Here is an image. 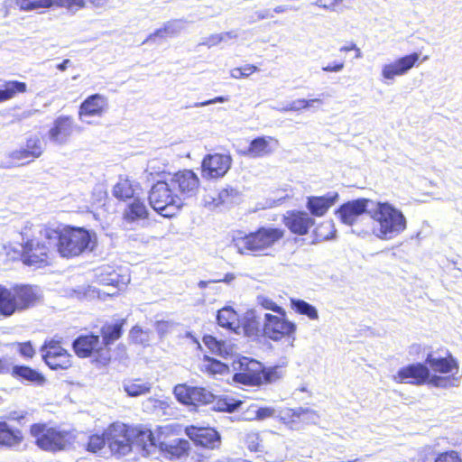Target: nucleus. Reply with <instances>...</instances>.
Wrapping results in <instances>:
<instances>
[{
  "instance_id": "f257e3e1",
  "label": "nucleus",
  "mask_w": 462,
  "mask_h": 462,
  "mask_svg": "<svg viewBox=\"0 0 462 462\" xmlns=\"http://www.w3.org/2000/svg\"><path fill=\"white\" fill-rule=\"evenodd\" d=\"M45 239L61 257L72 258L91 252L95 248L96 236L82 227H69L63 230L42 228Z\"/></svg>"
},
{
  "instance_id": "f03ea898",
  "label": "nucleus",
  "mask_w": 462,
  "mask_h": 462,
  "mask_svg": "<svg viewBox=\"0 0 462 462\" xmlns=\"http://www.w3.org/2000/svg\"><path fill=\"white\" fill-rule=\"evenodd\" d=\"M107 445L111 452L125 456L136 448L143 456L151 451L154 446L150 441L152 430L143 427H130L121 422L111 424L106 430Z\"/></svg>"
},
{
  "instance_id": "7ed1b4c3",
  "label": "nucleus",
  "mask_w": 462,
  "mask_h": 462,
  "mask_svg": "<svg viewBox=\"0 0 462 462\" xmlns=\"http://www.w3.org/2000/svg\"><path fill=\"white\" fill-rule=\"evenodd\" d=\"M369 217L373 220L371 233L381 240H392L407 228L402 210L386 201L374 200Z\"/></svg>"
},
{
  "instance_id": "20e7f679",
  "label": "nucleus",
  "mask_w": 462,
  "mask_h": 462,
  "mask_svg": "<svg viewBox=\"0 0 462 462\" xmlns=\"http://www.w3.org/2000/svg\"><path fill=\"white\" fill-rule=\"evenodd\" d=\"M284 236V230L275 227H261L235 240V246L241 254L254 256L269 255L273 246Z\"/></svg>"
},
{
  "instance_id": "39448f33",
  "label": "nucleus",
  "mask_w": 462,
  "mask_h": 462,
  "mask_svg": "<svg viewBox=\"0 0 462 462\" xmlns=\"http://www.w3.org/2000/svg\"><path fill=\"white\" fill-rule=\"evenodd\" d=\"M39 298L35 288L30 285H16L6 288L0 285V314L9 317L16 311L34 305Z\"/></svg>"
},
{
  "instance_id": "423d86ee",
  "label": "nucleus",
  "mask_w": 462,
  "mask_h": 462,
  "mask_svg": "<svg viewBox=\"0 0 462 462\" xmlns=\"http://www.w3.org/2000/svg\"><path fill=\"white\" fill-rule=\"evenodd\" d=\"M149 203L160 215L171 217L177 214L183 202L170 180H157L149 192Z\"/></svg>"
},
{
  "instance_id": "0eeeda50",
  "label": "nucleus",
  "mask_w": 462,
  "mask_h": 462,
  "mask_svg": "<svg viewBox=\"0 0 462 462\" xmlns=\"http://www.w3.org/2000/svg\"><path fill=\"white\" fill-rule=\"evenodd\" d=\"M30 433L39 448L52 453L66 449L74 440L71 432L42 423L32 424Z\"/></svg>"
},
{
  "instance_id": "6e6552de",
  "label": "nucleus",
  "mask_w": 462,
  "mask_h": 462,
  "mask_svg": "<svg viewBox=\"0 0 462 462\" xmlns=\"http://www.w3.org/2000/svg\"><path fill=\"white\" fill-rule=\"evenodd\" d=\"M394 382L398 383H407L417 385L423 384L428 380L437 387L455 386L457 379L449 376H431L430 377V369L421 363L411 364L399 369L397 374L393 376Z\"/></svg>"
},
{
  "instance_id": "1a4fd4ad",
  "label": "nucleus",
  "mask_w": 462,
  "mask_h": 462,
  "mask_svg": "<svg viewBox=\"0 0 462 462\" xmlns=\"http://www.w3.org/2000/svg\"><path fill=\"white\" fill-rule=\"evenodd\" d=\"M15 4L20 10L29 12L37 9H48L51 7L66 8L69 12H77L85 6V0H5L4 7L5 8V16L8 14V9Z\"/></svg>"
},
{
  "instance_id": "9d476101",
  "label": "nucleus",
  "mask_w": 462,
  "mask_h": 462,
  "mask_svg": "<svg viewBox=\"0 0 462 462\" xmlns=\"http://www.w3.org/2000/svg\"><path fill=\"white\" fill-rule=\"evenodd\" d=\"M162 437L161 433H154L152 431L149 442L153 444L154 448H151V451L145 452V457L162 453L165 457L174 459L180 458L187 454V451L189 448V443L188 440L175 439L170 441H165Z\"/></svg>"
},
{
  "instance_id": "9b49d317",
  "label": "nucleus",
  "mask_w": 462,
  "mask_h": 462,
  "mask_svg": "<svg viewBox=\"0 0 462 462\" xmlns=\"http://www.w3.org/2000/svg\"><path fill=\"white\" fill-rule=\"evenodd\" d=\"M41 240L22 244V260L24 264L41 267L48 263L55 251L45 239Z\"/></svg>"
},
{
  "instance_id": "f8f14e48",
  "label": "nucleus",
  "mask_w": 462,
  "mask_h": 462,
  "mask_svg": "<svg viewBox=\"0 0 462 462\" xmlns=\"http://www.w3.org/2000/svg\"><path fill=\"white\" fill-rule=\"evenodd\" d=\"M263 331L267 337L278 341L282 337H291L296 331L295 323L286 318V311L283 315L265 314Z\"/></svg>"
},
{
  "instance_id": "ddd939ff",
  "label": "nucleus",
  "mask_w": 462,
  "mask_h": 462,
  "mask_svg": "<svg viewBox=\"0 0 462 462\" xmlns=\"http://www.w3.org/2000/svg\"><path fill=\"white\" fill-rule=\"evenodd\" d=\"M72 346L79 357L84 358L98 354L101 358L99 362L103 364L110 359L108 351L103 347V342L98 336L93 334L79 336L73 341Z\"/></svg>"
},
{
  "instance_id": "4468645a",
  "label": "nucleus",
  "mask_w": 462,
  "mask_h": 462,
  "mask_svg": "<svg viewBox=\"0 0 462 462\" xmlns=\"http://www.w3.org/2000/svg\"><path fill=\"white\" fill-rule=\"evenodd\" d=\"M420 54H411L398 58L397 60L385 63L382 67L381 76L385 84H392L396 77L406 75L419 61Z\"/></svg>"
},
{
  "instance_id": "2eb2a0df",
  "label": "nucleus",
  "mask_w": 462,
  "mask_h": 462,
  "mask_svg": "<svg viewBox=\"0 0 462 462\" xmlns=\"http://www.w3.org/2000/svg\"><path fill=\"white\" fill-rule=\"evenodd\" d=\"M42 352L44 362L52 370H65L71 366V356L60 346V341L46 342Z\"/></svg>"
},
{
  "instance_id": "dca6fc26",
  "label": "nucleus",
  "mask_w": 462,
  "mask_h": 462,
  "mask_svg": "<svg viewBox=\"0 0 462 462\" xmlns=\"http://www.w3.org/2000/svg\"><path fill=\"white\" fill-rule=\"evenodd\" d=\"M373 202L374 200L368 199H357L347 201L340 206L336 214L342 223L353 226L364 213L369 216V209L373 206Z\"/></svg>"
},
{
  "instance_id": "f3484780",
  "label": "nucleus",
  "mask_w": 462,
  "mask_h": 462,
  "mask_svg": "<svg viewBox=\"0 0 462 462\" xmlns=\"http://www.w3.org/2000/svg\"><path fill=\"white\" fill-rule=\"evenodd\" d=\"M232 159L227 154H208L202 162L203 177L208 179L221 178L231 167Z\"/></svg>"
},
{
  "instance_id": "a211bd4d",
  "label": "nucleus",
  "mask_w": 462,
  "mask_h": 462,
  "mask_svg": "<svg viewBox=\"0 0 462 462\" xmlns=\"http://www.w3.org/2000/svg\"><path fill=\"white\" fill-rule=\"evenodd\" d=\"M233 366L235 370L239 371L234 374V381L243 384H254L260 380L261 364L259 362L242 357L237 362H234Z\"/></svg>"
},
{
  "instance_id": "6ab92c4d",
  "label": "nucleus",
  "mask_w": 462,
  "mask_h": 462,
  "mask_svg": "<svg viewBox=\"0 0 462 462\" xmlns=\"http://www.w3.org/2000/svg\"><path fill=\"white\" fill-rule=\"evenodd\" d=\"M283 223L291 233L303 236L315 225V220L305 211L291 210L283 216Z\"/></svg>"
},
{
  "instance_id": "aec40b11",
  "label": "nucleus",
  "mask_w": 462,
  "mask_h": 462,
  "mask_svg": "<svg viewBox=\"0 0 462 462\" xmlns=\"http://www.w3.org/2000/svg\"><path fill=\"white\" fill-rule=\"evenodd\" d=\"M170 182L175 190L178 189L179 193L186 197L195 195L199 185L198 176L189 170L175 173L171 177Z\"/></svg>"
},
{
  "instance_id": "412c9836",
  "label": "nucleus",
  "mask_w": 462,
  "mask_h": 462,
  "mask_svg": "<svg viewBox=\"0 0 462 462\" xmlns=\"http://www.w3.org/2000/svg\"><path fill=\"white\" fill-rule=\"evenodd\" d=\"M108 108L107 98L100 94L88 97L79 106V118L85 121L88 116H102Z\"/></svg>"
},
{
  "instance_id": "4be33fe9",
  "label": "nucleus",
  "mask_w": 462,
  "mask_h": 462,
  "mask_svg": "<svg viewBox=\"0 0 462 462\" xmlns=\"http://www.w3.org/2000/svg\"><path fill=\"white\" fill-rule=\"evenodd\" d=\"M73 120L69 116H59L49 130V140L55 144L66 143L73 133Z\"/></svg>"
},
{
  "instance_id": "5701e85b",
  "label": "nucleus",
  "mask_w": 462,
  "mask_h": 462,
  "mask_svg": "<svg viewBox=\"0 0 462 462\" xmlns=\"http://www.w3.org/2000/svg\"><path fill=\"white\" fill-rule=\"evenodd\" d=\"M278 144V140L272 136L257 137L250 143L244 154L251 158L264 157L273 153Z\"/></svg>"
},
{
  "instance_id": "b1692460",
  "label": "nucleus",
  "mask_w": 462,
  "mask_h": 462,
  "mask_svg": "<svg viewBox=\"0 0 462 462\" xmlns=\"http://www.w3.org/2000/svg\"><path fill=\"white\" fill-rule=\"evenodd\" d=\"M187 435L198 445L208 448H215L220 443V436L212 428L190 427L186 430Z\"/></svg>"
},
{
  "instance_id": "393cba45",
  "label": "nucleus",
  "mask_w": 462,
  "mask_h": 462,
  "mask_svg": "<svg viewBox=\"0 0 462 462\" xmlns=\"http://www.w3.org/2000/svg\"><path fill=\"white\" fill-rule=\"evenodd\" d=\"M338 194L328 192L324 196L308 197L307 208L315 217H323L328 210L337 202Z\"/></svg>"
},
{
  "instance_id": "a878e982",
  "label": "nucleus",
  "mask_w": 462,
  "mask_h": 462,
  "mask_svg": "<svg viewBox=\"0 0 462 462\" xmlns=\"http://www.w3.org/2000/svg\"><path fill=\"white\" fill-rule=\"evenodd\" d=\"M139 185L127 176L120 175L112 189L113 196L119 200H126L135 198Z\"/></svg>"
},
{
  "instance_id": "bb28decb",
  "label": "nucleus",
  "mask_w": 462,
  "mask_h": 462,
  "mask_svg": "<svg viewBox=\"0 0 462 462\" xmlns=\"http://www.w3.org/2000/svg\"><path fill=\"white\" fill-rule=\"evenodd\" d=\"M132 199L123 212V219L128 224L146 219L149 215L148 208L143 200L137 197Z\"/></svg>"
},
{
  "instance_id": "cd10ccee",
  "label": "nucleus",
  "mask_w": 462,
  "mask_h": 462,
  "mask_svg": "<svg viewBox=\"0 0 462 462\" xmlns=\"http://www.w3.org/2000/svg\"><path fill=\"white\" fill-rule=\"evenodd\" d=\"M263 459L266 462H283L287 457V447L277 435L273 437L266 450H263Z\"/></svg>"
},
{
  "instance_id": "c85d7f7f",
  "label": "nucleus",
  "mask_w": 462,
  "mask_h": 462,
  "mask_svg": "<svg viewBox=\"0 0 462 462\" xmlns=\"http://www.w3.org/2000/svg\"><path fill=\"white\" fill-rule=\"evenodd\" d=\"M23 439L22 431L10 427L5 421H0V446L14 448Z\"/></svg>"
},
{
  "instance_id": "c756f323",
  "label": "nucleus",
  "mask_w": 462,
  "mask_h": 462,
  "mask_svg": "<svg viewBox=\"0 0 462 462\" xmlns=\"http://www.w3.org/2000/svg\"><path fill=\"white\" fill-rule=\"evenodd\" d=\"M210 200L205 199V203L208 207L216 208L223 204L235 202L239 198V191L234 188L227 187L221 189L217 197L208 196Z\"/></svg>"
},
{
  "instance_id": "7c9ffc66",
  "label": "nucleus",
  "mask_w": 462,
  "mask_h": 462,
  "mask_svg": "<svg viewBox=\"0 0 462 462\" xmlns=\"http://www.w3.org/2000/svg\"><path fill=\"white\" fill-rule=\"evenodd\" d=\"M217 324L231 331L236 332L239 328L237 313L231 307H225L218 310L217 315Z\"/></svg>"
},
{
  "instance_id": "2f4dec72",
  "label": "nucleus",
  "mask_w": 462,
  "mask_h": 462,
  "mask_svg": "<svg viewBox=\"0 0 462 462\" xmlns=\"http://www.w3.org/2000/svg\"><path fill=\"white\" fill-rule=\"evenodd\" d=\"M205 346L213 353L221 357H227L232 356L234 352V346L230 343L225 341H218L212 336H205L203 337Z\"/></svg>"
},
{
  "instance_id": "473e14b6",
  "label": "nucleus",
  "mask_w": 462,
  "mask_h": 462,
  "mask_svg": "<svg viewBox=\"0 0 462 462\" xmlns=\"http://www.w3.org/2000/svg\"><path fill=\"white\" fill-rule=\"evenodd\" d=\"M426 363L434 372L442 374L449 373L454 368L457 369L458 367L457 361L452 356L448 358L434 357L431 354H429L426 358Z\"/></svg>"
},
{
  "instance_id": "72a5a7b5",
  "label": "nucleus",
  "mask_w": 462,
  "mask_h": 462,
  "mask_svg": "<svg viewBox=\"0 0 462 462\" xmlns=\"http://www.w3.org/2000/svg\"><path fill=\"white\" fill-rule=\"evenodd\" d=\"M124 391L130 397H138L150 393L152 385L141 379H129L123 382Z\"/></svg>"
},
{
  "instance_id": "f704fd0d",
  "label": "nucleus",
  "mask_w": 462,
  "mask_h": 462,
  "mask_svg": "<svg viewBox=\"0 0 462 462\" xmlns=\"http://www.w3.org/2000/svg\"><path fill=\"white\" fill-rule=\"evenodd\" d=\"M27 85L16 80L6 81L0 86V103L9 100L18 93H25Z\"/></svg>"
},
{
  "instance_id": "c9c22d12",
  "label": "nucleus",
  "mask_w": 462,
  "mask_h": 462,
  "mask_svg": "<svg viewBox=\"0 0 462 462\" xmlns=\"http://www.w3.org/2000/svg\"><path fill=\"white\" fill-rule=\"evenodd\" d=\"M12 374L27 382L42 384L44 377L37 371L23 365H15L12 368Z\"/></svg>"
},
{
  "instance_id": "e433bc0d",
  "label": "nucleus",
  "mask_w": 462,
  "mask_h": 462,
  "mask_svg": "<svg viewBox=\"0 0 462 462\" xmlns=\"http://www.w3.org/2000/svg\"><path fill=\"white\" fill-rule=\"evenodd\" d=\"M184 29V23L181 20L168 22L163 28L158 29L154 33L145 40V42L153 40L155 37H172L180 33Z\"/></svg>"
},
{
  "instance_id": "4c0bfd02",
  "label": "nucleus",
  "mask_w": 462,
  "mask_h": 462,
  "mask_svg": "<svg viewBox=\"0 0 462 462\" xmlns=\"http://www.w3.org/2000/svg\"><path fill=\"white\" fill-rule=\"evenodd\" d=\"M42 228H51V226H41V225H33L31 222H26L23 226V227L20 231V235L22 236L23 244L25 242H35L34 238L36 237V235H39L40 239H43L42 237Z\"/></svg>"
},
{
  "instance_id": "58836bf2",
  "label": "nucleus",
  "mask_w": 462,
  "mask_h": 462,
  "mask_svg": "<svg viewBox=\"0 0 462 462\" xmlns=\"http://www.w3.org/2000/svg\"><path fill=\"white\" fill-rule=\"evenodd\" d=\"M323 101L320 98H313V99H296L290 103H288L286 106H284L282 108H277L279 111L282 112H289V111H300L302 109H308L311 107L314 104H322Z\"/></svg>"
},
{
  "instance_id": "ea45409f",
  "label": "nucleus",
  "mask_w": 462,
  "mask_h": 462,
  "mask_svg": "<svg viewBox=\"0 0 462 462\" xmlns=\"http://www.w3.org/2000/svg\"><path fill=\"white\" fill-rule=\"evenodd\" d=\"M191 404H207L214 402V395L212 393L202 387H191Z\"/></svg>"
},
{
  "instance_id": "a19ab883",
  "label": "nucleus",
  "mask_w": 462,
  "mask_h": 462,
  "mask_svg": "<svg viewBox=\"0 0 462 462\" xmlns=\"http://www.w3.org/2000/svg\"><path fill=\"white\" fill-rule=\"evenodd\" d=\"M291 416L307 423H317L319 416L314 410L307 407H297L291 410Z\"/></svg>"
},
{
  "instance_id": "79ce46f5",
  "label": "nucleus",
  "mask_w": 462,
  "mask_h": 462,
  "mask_svg": "<svg viewBox=\"0 0 462 462\" xmlns=\"http://www.w3.org/2000/svg\"><path fill=\"white\" fill-rule=\"evenodd\" d=\"M241 401L231 397L219 398L214 402V410L218 411L233 412L242 405Z\"/></svg>"
},
{
  "instance_id": "37998d69",
  "label": "nucleus",
  "mask_w": 462,
  "mask_h": 462,
  "mask_svg": "<svg viewBox=\"0 0 462 462\" xmlns=\"http://www.w3.org/2000/svg\"><path fill=\"white\" fill-rule=\"evenodd\" d=\"M291 305L294 310L302 315H306L310 319H318L319 314L317 309L311 304L302 300H291Z\"/></svg>"
},
{
  "instance_id": "c03bdc74",
  "label": "nucleus",
  "mask_w": 462,
  "mask_h": 462,
  "mask_svg": "<svg viewBox=\"0 0 462 462\" xmlns=\"http://www.w3.org/2000/svg\"><path fill=\"white\" fill-rule=\"evenodd\" d=\"M103 346L112 344L114 341L118 339L122 334V325L121 324H114L107 327L103 328Z\"/></svg>"
},
{
  "instance_id": "a18cd8bd",
  "label": "nucleus",
  "mask_w": 462,
  "mask_h": 462,
  "mask_svg": "<svg viewBox=\"0 0 462 462\" xmlns=\"http://www.w3.org/2000/svg\"><path fill=\"white\" fill-rule=\"evenodd\" d=\"M173 393L180 402L186 405L191 404V386H188L186 384H178L174 387Z\"/></svg>"
},
{
  "instance_id": "49530a36",
  "label": "nucleus",
  "mask_w": 462,
  "mask_h": 462,
  "mask_svg": "<svg viewBox=\"0 0 462 462\" xmlns=\"http://www.w3.org/2000/svg\"><path fill=\"white\" fill-rule=\"evenodd\" d=\"M106 444L107 441L105 432L102 435L95 434L89 437L87 448L92 453H97L104 448Z\"/></svg>"
},
{
  "instance_id": "de8ad7c7",
  "label": "nucleus",
  "mask_w": 462,
  "mask_h": 462,
  "mask_svg": "<svg viewBox=\"0 0 462 462\" xmlns=\"http://www.w3.org/2000/svg\"><path fill=\"white\" fill-rule=\"evenodd\" d=\"M9 158L12 160V164L17 165H24L33 160L32 159L31 153H29L24 148L13 151L9 153Z\"/></svg>"
},
{
  "instance_id": "09e8293b",
  "label": "nucleus",
  "mask_w": 462,
  "mask_h": 462,
  "mask_svg": "<svg viewBox=\"0 0 462 462\" xmlns=\"http://www.w3.org/2000/svg\"><path fill=\"white\" fill-rule=\"evenodd\" d=\"M167 164L160 159H152L147 163L146 172L151 176H161L166 173Z\"/></svg>"
},
{
  "instance_id": "8fccbe9b",
  "label": "nucleus",
  "mask_w": 462,
  "mask_h": 462,
  "mask_svg": "<svg viewBox=\"0 0 462 462\" xmlns=\"http://www.w3.org/2000/svg\"><path fill=\"white\" fill-rule=\"evenodd\" d=\"M257 303L265 310H270L279 315H283L284 310L278 306L272 299L260 295L257 297Z\"/></svg>"
},
{
  "instance_id": "3c124183",
  "label": "nucleus",
  "mask_w": 462,
  "mask_h": 462,
  "mask_svg": "<svg viewBox=\"0 0 462 462\" xmlns=\"http://www.w3.org/2000/svg\"><path fill=\"white\" fill-rule=\"evenodd\" d=\"M259 433L250 432L246 435L245 443L247 448L252 452H263V447L259 442Z\"/></svg>"
},
{
  "instance_id": "603ef678",
  "label": "nucleus",
  "mask_w": 462,
  "mask_h": 462,
  "mask_svg": "<svg viewBox=\"0 0 462 462\" xmlns=\"http://www.w3.org/2000/svg\"><path fill=\"white\" fill-rule=\"evenodd\" d=\"M32 155V159L38 158L42 153V143L38 138H30L24 147Z\"/></svg>"
},
{
  "instance_id": "864d4df0",
  "label": "nucleus",
  "mask_w": 462,
  "mask_h": 462,
  "mask_svg": "<svg viewBox=\"0 0 462 462\" xmlns=\"http://www.w3.org/2000/svg\"><path fill=\"white\" fill-rule=\"evenodd\" d=\"M343 3L349 5L351 0H316L315 5L325 9L338 12L341 10L339 5Z\"/></svg>"
},
{
  "instance_id": "5fc2aeb1",
  "label": "nucleus",
  "mask_w": 462,
  "mask_h": 462,
  "mask_svg": "<svg viewBox=\"0 0 462 462\" xmlns=\"http://www.w3.org/2000/svg\"><path fill=\"white\" fill-rule=\"evenodd\" d=\"M435 462H462V458L457 452L448 451L439 455Z\"/></svg>"
},
{
  "instance_id": "6e6d98bb",
  "label": "nucleus",
  "mask_w": 462,
  "mask_h": 462,
  "mask_svg": "<svg viewBox=\"0 0 462 462\" xmlns=\"http://www.w3.org/2000/svg\"><path fill=\"white\" fill-rule=\"evenodd\" d=\"M173 325L174 324L171 321L160 320L155 323V329L159 336L162 337L171 330Z\"/></svg>"
},
{
  "instance_id": "4d7b16f0",
  "label": "nucleus",
  "mask_w": 462,
  "mask_h": 462,
  "mask_svg": "<svg viewBox=\"0 0 462 462\" xmlns=\"http://www.w3.org/2000/svg\"><path fill=\"white\" fill-rule=\"evenodd\" d=\"M254 412L257 414V420H263L264 419L273 417L275 410L272 407H257V411Z\"/></svg>"
},
{
  "instance_id": "13d9d810",
  "label": "nucleus",
  "mask_w": 462,
  "mask_h": 462,
  "mask_svg": "<svg viewBox=\"0 0 462 462\" xmlns=\"http://www.w3.org/2000/svg\"><path fill=\"white\" fill-rule=\"evenodd\" d=\"M210 370L214 374H225L228 370V366L214 359H210Z\"/></svg>"
},
{
  "instance_id": "bf43d9fd",
  "label": "nucleus",
  "mask_w": 462,
  "mask_h": 462,
  "mask_svg": "<svg viewBox=\"0 0 462 462\" xmlns=\"http://www.w3.org/2000/svg\"><path fill=\"white\" fill-rule=\"evenodd\" d=\"M228 100H229L228 97L220 96V97H217L215 98H212V99H209L207 101L195 103L193 106L194 107H201V106H206L213 105V104H217V103H225V102H227Z\"/></svg>"
},
{
  "instance_id": "052dcab7",
  "label": "nucleus",
  "mask_w": 462,
  "mask_h": 462,
  "mask_svg": "<svg viewBox=\"0 0 462 462\" xmlns=\"http://www.w3.org/2000/svg\"><path fill=\"white\" fill-rule=\"evenodd\" d=\"M257 411L256 404H251L246 411H245L242 414V418L245 420H257V414L254 412Z\"/></svg>"
},
{
  "instance_id": "680f3d73",
  "label": "nucleus",
  "mask_w": 462,
  "mask_h": 462,
  "mask_svg": "<svg viewBox=\"0 0 462 462\" xmlns=\"http://www.w3.org/2000/svg\"><path fill=\"white\" fill-rule=\"evenodd\" d=\"M143 331L140 327H134L131 330V337L138 343L143 344L147 341V337H143Z\"/></svg>"
},
{
  "instance_id": "e2e57ef3",
  "label": "nucleus",
  "mask_w": 462,
  "mask_h": 462,
  "mask_svg": "<svg viewBox=\"0 0 462 462\" xmlns=\"http://www.w3.org/2000/svg\"><path fill=\"white\" fill-rule=\"evenodd\" d=\"M20 353L25 357H32L34 354V350L30 342L20 344Z\"/></svg>"
},
{
  "instance_id": "0e129e2a",
  "label": "nucleus",
  "mask_w": 462,
  "mask_h": 462,
  "mask_svg": "<svg viewBox=\"0 0 462 462\" xmlns=\"http://www.w3.org/2000/svg\"><path fill=\"white\" fill-rule=\"evenodd\" d=\"M222 41H221V37H220V34L217 33V34H212L210 35L208 38H207L203 42H201L202 45H206L208 47H213V46H216L217 45L218 43H220Z\"/></svg>"
},
{
  "instance_id": "69168bd1",
  "label": "nucleus",
  "mask_w": 462,
  "mask_h": 462,
  "mask_svg": "<svg viewBox=\"0 0 462 462\" xmlns=\"http://www.w3.org/2000/svg\"><path fill=\"white\" fill-rule=\"evenodd\" d=\"M345 67V63L343 61L336 62L333 65H327L322 67V70L325 72H340Z\"/></svg>"
},
{
  "instance_id": "338daca9",
  "label": "nucleus",
  "mask_w": 462,
  "mask_h": 462,
  "mask_svg": "<svg viewBox=\"0 0 462 462\" xmlns=\"http://www.w3.org/2000/svg\"><path fill=\"white\" fill-rule=\"evenodd\" d=\"M241 70H242L243 78H247L248 76H250L254 72L258 71L259 69L256 66H254V65L246 64V65H245L244 67L241 68Z\"/></svg>"
},
{
  "instance_id": "774afa93",
  "label": "nucleus",
  "mask_w": 462,
  "mask_h": 462,
  "mask_svg": "<svg viewBox=\"0 0 462 462\" xmlns=\"http://www.w3.org/2000/svg\"><path fill=\"white\" fill-rule=\"evenodd\" d=\"M12 368V364L6 358L0 359V374L9 373Z\"/></svg>"
}]
</instances>
